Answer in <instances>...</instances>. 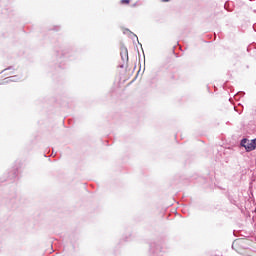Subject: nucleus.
<instances>
[{"mask_svg":"<svg viewBox=\"0 0 256 256\" xmlns=\"http://www.w3.org/2000/svg\"><path fill=\"white\" fill-rule=\"evenodd\" d=\"M167 1H169V0H163L164 3H167Z\"/></svg>","mask_w":256,"mask_h":256,"instance_id":"7ed1b4c3","label":"nucleus"},{"mask_svg":"<svg viewBox=\"0 0 256 256\" xmlns=\"http://www.w3.org/2000/svg\"><path fill=\"white\" fill-rule=\"evenodd\" d=\"M234 109L237 111V107H234Z\"/></svg>","mask_w":256,"mask_h":256,"instance_id":"39448f33","label":"nucleus"},{"mask_svg":"<svg viewBox=\"0 0 256 256\" xmlns=\"http://www.w3.org/2000/svg\"><path fill=\"white\" fill-rule=\"evenodd\" d=\"M254 27V31H256V28H255V26H253Z\"/></svg>","mask_w":256,"mask_h":256,"instance_id":"20e7f679","label":"nucleus"},{"mask_svg":"<svg viewBox=\"0 0 256 256\" xmlns=\"http://www.w3.org/2000/svg\"><path fill=\"white\" fill-rule=\"evenodd\" d=\"M240 145L241 147H244L246 151H253L256 148V139L249 140L247 138H244L241 140Z\"/></svg>","mask_w":256,"mask_h":256,"instance_id":"f257e3e1","label":"nucleus"},{"mask_svg":"<svg viewBox=\"0 0 256 256\" xmlns=\"http://www.w3.org/2000/svg\"><path fill=\"white\" fill-rule=\"evenodd\" d=\"M121 3H122L123 5H129V0H121Z\"/></svg>","mask_w":256,"mask_h":256,"instance_id":"f03ea898","label":"nucleus"}]
</instances>
